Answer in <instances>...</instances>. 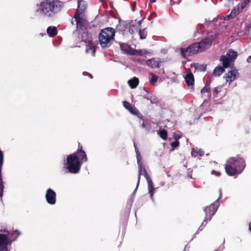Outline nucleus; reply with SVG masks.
<instances>
[{"label": "nucleus", "mask_w": 251, "mask_h": 251, "mask_svg": "<svg viewBox=\"0 0 251 251\" xmlns=\"http://www.w3.org/2000/svg\"><path fill=\"white\" fill-rule=\"evenodd\" d=\"M63 2L59 0H44L38 5L37 11L44 17L52 18L62 9Z\"/></svg>", "instance_id": "1"}, {"label": "nucleus", "mask_w": 251, "mask_h": 251, "mask_svg": "<svg viewBox=\"0 0 251 251\" xmlns=\"http://www.w3.org/2000/svg\"><path fill=\"white\" fill-rule=\"evenodd\" d=\"M212 42L211 38H204L199 42L192 44L186 48H180L181 54L186 58L187 56L203 52L211 46Z\"/></svg>", "instance_id": "2"}, {"label": "nucleus", "mask_w": 251, "mask_h": 251, "mask_svg": "<svg viewBox=\"0 0 251 251\" xmlns=\"http://www.w3.org/2000/svg\"><path fill=\"white\" fill-rule=\"evenodd\" d=\"M115 29L112 27H106L102 29L99 34V41L102 48L109 47L114 40Z\"/></svg>", "instance_id": "3"}, {"label": "nucleus", "mask_w": 251, "mask_h": 251, "mask_svg": "<svg viewBox=\"0 0 251 251\" xmlns=\"http://www.w3.org/2000/svg\"><path fill=\"white\" fill-rule=\"evenodd\" d=\"M82 164L75 154L67 156L66 163L65 164L68 172L72 174H77L79 172Z\"/></svg>", "instance_id": "4"}, {"label": "nucleus", "mask_w": 251, "mask_h": 251, "mask_svg": "<svg viewBox=\"0 0 251 251\" xmlns=\"http://www.w3.org/2000/svg\"><path fill=\"white\" fill-rule=\"evenodd\" d=\"M80 39L81 40V41H83L85 43H87L88 44V45H91L90 46H89L86 48V52L88 53L90 50H92V55L93 56H95L96 52V48L95 46L92 45L93 43L91 35L87 32H83L81 33Z\"/></svg>", "instance_id": "5"}, {"label": "nucleus", "mask_w": 251, "mask_h": 251, "mask_svg": "<svg viewBox=\"0 0 251 251\" xmlns=\"http://www.w3.org/2000/svg\"><path fill=\"white\" fill-rule=\"evenodd\" d=\"M74 18L77 28L83 29H86L88 27L89 22L86 19L84 14H75Z\"/></svg>", "instance_id": "6"}, {"label": "nucleus", "mask_w": 251, "mask_h": 251, "mask_svg": "<svg viewBox=\"0 0 251 251\" xmlns=\"http://www.w3.org/2000/svg\"><path fill=\"white\" fill-rule=\"evenodd\" d=\"M218 206V202L217 201L214 203L211 204L209 206L205 207L204 210L205 213L204 222L207 223L208 221L211 220L212 217L216 213Z\"/></svg>", "instance_id": "7"}, {"label": "nucleus", "mask_w": 251, "mask_h": 251, "mask_svg": "<svg viewBox=\"0 0 251 251\" xmlns=\"http://www.w3.org/2000/svg\"><path fill=\"white\" fill-rule=\"evenodd\" d=\"M234 163V161L233 159H228L225 164V171L228 176H233L240 174L239 173V171L237 168L233 167V165Z\"/></svg>", "instance_id": "8"}, {"label": "nucleus", "mask_w": 251, "mask_h": 251, "mask_svg": "<svg viewBox=\"0 0 251 251\" xmlns=\"http://www.w3.org/2000/svg\"><path fill=\"white\" fill-rule=\"evenodd\" d=\"M228 159L234 160V163L233 166L239 171V173H241L246 167V165L245 159L240 156L237 155L235 157H230Z\"/></svg>", "instance_id": "9"}, {"label": "nucleus", "mask_w": 251, "mask_h": 251, "mask_svg": "<svg viewBox=\"0 0 251 251\" xmlns=\"http://www.w3.org/2000/svg\"><path fill=\"white\" fill-rule=\"evenodd\" d=\"M72 154L75 155L78 160L80 161V162L82 164L83 162L87 161L88 158L86 154L85 151L83 149L82 146L78 142V149L76 151L73 153Z\"/></svg>", "instance_id": "10"}, {"label": "nucleus", "mask_w": 251, "mask_h": 251, "mask_svg": "<svg viewBox=\"0 0 251 251\" xmlns=\"http://www.w3.org/2000/svg\"><path fill=\"white\" fill-rule=\"evenodd\" d=\"M56 193L53 190L50 188L47 189L45 197L49 204L51 205L54 204L56 201Z\"/></svg>", "instance_id": "11"}, {"label": "nucleus", "mask_w": 251, "mask_h": 251, "mask_svg": "<svg viewBox=\"0 0 251 251\" xmlns=\"http://www.w3.org/2000/svg\"><path fill=\"white\" fill-rule=\"evenodd\" d=\"M238 75V73L237 72V70L235 69H233L225 74L224 77L225 78L226 82H228L229 83H230L235 79Z\"/></svg>", "instance_id": "12"}, {"label": "nucleus", "mask_w": 251, "mask_h": 251, "mask_svg": "<svg viewBox=\"0 0 251 251\" xmlns=\"http://www.w3.org/2000/svg\"><path fill=\"white\" fill-rule=\"evenodd\" d=\"M8 239L5 234H0V251H7Z\"/></svg>", "instance_id": "13"}, {"label": "nucleus", "mask_w": 251, "mask_h": 251, "mask_svg": "<svg viewBox=\"0 0 251 251\" xmlns=\"http://www.w3.org/2000/svg\"><path fill=\"white\" fill-rule=\"evenodd\" d=\"M87 4L85 1L82 0H77V7L75 14H83L86 9Z\"/></svg>", "instance_id": "14"}, {"label": "nucleus", "mask_w": 251, "mask_h": 251, "mask_svg": "<svg viewBox=\"0 0 251 251\" xmlns=\"http://www.w3.org/2000/svg\"><path fill=\"white\" fill-rule=\"evenodd\" d=\"M137 164H138V166L139 172H138V181H137L136 190L137 189V188L139 186L140 181V178H141V176L142 172V163L141 162L140 155L139 153L137 152Z\"/></svg>", "instance_id": "15"}, {"label": "nucleus", "mask_w": 251, "mask_h": 251, "mask_svg": "<svg viewBox=\"0 0 251 251\" xmlns=\"http://www.w3.org/2000/svg\"><path fill=\"white\" fill-rule=\"evenodd\" d=\"M160 62L152 58L147 60L146 61V64L151 68H159L160 67Z\"/></svg>", "instance_id": "16"}, {"label": "nucleus", "mask_w": 251, "mask_h": 251, "mask_svg": "<svg viewBox=\"0 0 251 251\" xmlns=\"http://www.w3.org/2000/svg\"><path fill=\"white\" fill-rule=\"evenodd\" d=\"M187 84L188 86L193 85L194 84V76L191 72L186 74L184 77Z\"/></svg>", "instance_id": "17"}, {"label": "nucleus", "mask_w": 251, "mask_h": 251, "mask_svg": "<svg viewBox=\"0 0 251 251\" xmlns=\"http://www.w3.org/2000/svg\"><path fill=\"white\" fill-rule=\"evenodd\" d=\"M220 60L222 62L223 67L225 68H228L230 65V62H231L227 56L224 55L220 56Z\"/></svg>", "instance_id": "18"}, {"label": "nucleus", "mask_w": 251, "mask_h": 251, "mask_svg": "<svg viewBox=\"0 0 251 251\" xmlns=\"http://www.w3.org/2000/svg\"><path fill=\"white\" fill-rule=\"evenodd\" d=\"M148 182V187L149 190V193L151 199H153V195L154 194V188L153 186V182L151 178L149 179H147Z\"/></svg>", "instance_id": "19"}, {"label": "nucleus", "mask_w": 251, "mask_h": 251, "mask_svg": "<svg viewBox=\"0 0 251 251\" xmlns=\"http://www.w3.org/2000/svg\"><path fill=\"white\" fill-rule=\"evenodd\" d=\"M47 32L50 37H54L57 34V29L55 26H49L47 28Z\"/></svg>", "instance_id": "20"}, {"label": "nucleus", "mask_w": 251, "mask_h": 251, "mask_svg": "<svg viewBox=\"0 0 251 251\" xmlns=\"http://www.w3.org/2000/svg\"><path fill=\"white\" fill-rule=\"evenodd\" d=\"M139 82L138 78L136 77H134L128 81V84L132 89L135 88L138 86Z\"/></svg>", "instance_id": "21"}, {"label": "nucleus", "mask_w": 251, "mask_h": 251, "mask_svg": "<svg viewBox=\"0 0 251 251\" xmlns=\"http://www.w3.org/2000/svg\"><path fill=\"white\" fill-rule=\"evenodd\" d=\"M242 10H240V7L238 5L237 8H234L230 13V14L227 16L228 19L230 17L233 18L241 12Z\"/></svg>", "instance_id": "22"}, {"label": "nucleus", "mask_w": 251, "mask_h": 251, "mask_svg": "<svg viewBox=\"0 0 251 251\" xmlns=\"http://www.w3.org/2000/svg\"><path fill=\"white\" fill-rule=\"evenodd\" d=\"M224 72L225 68L223 67H216L213 70V75L215 76H219Z\"/></svg>", "instance_id": "23"}, {"label": "nucleus", "mask_w": 251, "mask_h": 251, "mask_svg": "<svg viewBox=\"0 0 251 251\" xmlns=\"http://www.w3.org/2000/svg\"><path fill=\"white\" fill-rule=\"evenodd\" d=\"M230 60L232 61L237 57V52L232 50H229L226 53V55Z\"/></svg>", "instance_id": "24"}, {"label": "nucleus", "mask_w": 251, "mask_h": 251, "mask_svg": "<svg viewBox=\"0 0 251 251\" xmlns=\"http://www.w3.org/2000/svg\"><path fill=\"white\" fill-rule=\"evenodd\" d=\"M195 69L199 72H204L206 69V65L205 64L195 65Z\"/></svg>", "instance_id": "25"}, {"label": "nucleus", "mask_w": 251, "mask_h": 251, "mask_svg": "<svg viewBox=\"0 0 251 251\" xmlns=\"http://www.w3.org/2000/svg\"><path fill=\"white\" fill-rule=\"evenodd\" d=\"M139 35L140 36V39H145L147 35V32L146 31V29L144 28L143 29H140L139 31Z\"/></svg>", "instance_id": "26"}, {"label": "nucleus", "mask_w": 251, "mask_h": 251, "mask_svg": "<svg viewBox=\"0 0 251 251\" xmlns=\"http://www.w3.org/2000/svg\"><path fill=\"white\" fill-rule=\"evenodd\" d=\"M160 137L163 140H166L167 138L168 133L165 129H162L159 132Z\"/></svg>", "instance_id": "27"}, {"label": "nucleus", "mask_w": 251, "mask_h": 251, "mask_svg": "<svg viewBox=\"0 0 251 251\" xmlns=\"http://www.w3.org/2000/svg\"><path fill=\"white\" fill-rule=\"evenodd\" d=\"M223 88L222 86H218L215 87L213 90V96L214 97H217L219 93L221 92Z\"/></svg>", "instance_id": "28"}, {"label": "nucleus", "mask_w": 251, "mask_h": 251, "mask_svg": "<svg viewBox=\"0 0 251 251\" xmlns=\"http://www.w3.org/2000/svg\"><path fill=\"white\" fill-rule=\"evenodd\" d=\"M151 75H152V77L151 78L150 82L151 84L154 85L157 82L158 77L152 73H151Z\"/></svg>", "instance_id": "29"}, {"label": "nucleus", "mask_w": 251, "mask_h": 251, "mask_svg": "<svg viewBox=\"0 0 251 251\" xmlns=\"http://www.w3.org/2000/svg\"><path fill=\"white\" fill-rule=\"evenodd\" d=\"M128 31L130 33L133 34L138 31V28L137 26L133 25H130L129 26Z\"/></svg>", "instance_id": "30"}, {"label": "nucleus", "mask_w": 251, "mask_h": 251, "mask_svg": "<svg viewBox=\"0 0 251 251\" xmlns=\"http://www.w3.org/2000/svg\"><path fill=\"white\" fill-rule=\"evenodd\" d=\"M250 0H245L244 2L238 4V5L240 7V10H243L245 7H246L250 3Z\"/></svg>", "instance_id": "31"}, {"label": "nucleus", "mask_w": 251, "mask_h": 251, "mask_svg": "<svg viewBox=\"0 0 251 251\" xmlns=\"http://www.w3.org/2000/svg\"><path fill=\"white\" fill-rule=\"evenodd\" d=\"M210 91H211L210 86L205 85V86L201 89V93L202 94L205 93H210Z\"/></svg>", "instance_id": "32"}, {"label": "nucleus", "mask_w": 251, "mask_h": 251, "mask_svg": "<svg viewBox=\"0 0 251 251\" xmlns=\"http://www.w3.org/2000/svg\"><path fill=\"white\" fill-rule=\"evenodd\" d=\"M137 50H134L131 48H129L126 51V54L131 55H135V54H137Z\"/></svg>", "instance_id": "33"}, {"label": "nucleus", "mask_w": 251, "mask_h": 251, "mask_svg": "<svg viewBox=\"0 0 251 251\" xmlns=\"http://www.w3.org/2000/svg\"><path fill=\"white\" fill-rule=\"evenodd\" d=\"M143 175L146 178V180L149 179V178H151L149 176V174H148V172H147L146 169L143 167L142 166V172L141 175Z\"/></svg>", "instance_id": "34"}, {"label": "nucleus", "mask_w": 251, "mask_h": 251, "mask_svg": "<svg viewBox=\"0 0 251 251\" xmlns=\"http://www.w3.org/2000/svg\"><path fill=\"white\" fill-rule=\"evenodd\" d=\"M148 100H150L151 103H157L159 100L156 97H151L150 98H147Z\"/></svg>", "instance_id": "35"}, {"label": "nucleus", "mask_w": 251, "mask_h": 251, "mask_svg": "<svg viewBox=\"0 0 251 251\" xmlns=\"http://www.w3.org/2000/svg\"><path fill=\"white\" fill-rule=\"evenodd\" d=\"M120 48H121V50L123 51L124 53H126V51H127L128 49H129L127 48L126 45L124 44H121L120 45Z\"/></svg>", "instance_id": "36"}, {"label": "nucleus", "mask_w": 251, "mask_h": 251, "mask_svg": "<svg viewBox=\"0 0 251 251\" xmlns=\"http://www.w3.org/2000/svg\"><path fill=\"white\" fill-rule=\"evenodd\" d=\"M20 234V233L17 230L14 231L12 233V235L14 236V238L12 240V241H14L16 240Z\"/></svg>", "instance_id": "37"}, {"label": "nucleus", "mask_w": 251, "mask_h": 251, "mask_svg": "<svg viewBox=\"0 0 251 251\" xmlns=\"http://www.w3.org/2000/svg\"><path fill=\"white\" fill-rule=\"evenodd\" d=\"M123 104L124 106L128 110L131 107L130 103L126 101H124Z\"/></svg>", "instance_id": "38"}, {"label": "nucleus", "mask_w": 251, "mask_h": 251, "mask_svg": "<svg viewBox=\"0 0 251 251\" xmlns=\"http://www.w3.org/2000/svg\"><path fill=\"white\" fill-rule=\"evenodd\" d=\"M179 142L176 139L175 141L172 142V143H171V146L174 149L177 147L179 146Z\"/></svg>", "instance_id": "39"}, {"label": "nucleus", "mask_w": 251, "mask_h": 251, "mask_svg": "<svg viewBox=\"0 0 251 251\" xmlns=\"http://www.w3.org/2000/svg\"><path fill=\"white\" fill-rule=\"evenodd\" d=\"M128 111L133 115H137L138 111L135 108L131 107L130 109L128 110Z\"/></svg>", "instance_id": "40"}, {"label": "nucleus", "mask_w": 251, "mask_h": 251, "mask_svg": "<svg viewBox=\"0 0 251 251\" xmlns=\"http://www.w3.org/2000/svg\"><path fill=\"white\" fill-rule=\"evenodd\" d=\"M3 154L1 151L0 150V167L1 168L3 162Z\"/></svg>", "instance_id": "41"}, {"label": "nucleus", "mask_w": 251, "mask_h": 251, "mask_svg": "<svg viewBox=\"0 0 251 251\" xmlns=\"http://www.w3.org/2000/svg\"><path fill=\"white\" fill-rule=\"evenodd\" d=\"M196 153L199 154L201 156H202L204 155V152L201 149H199L196 151Z\"/></svg>", "instance_id": "42"}, {"label": "nucleus", "mask_w": 251, "mask_h": 251, "mask_svg": "<svg viewBox=\"0 0 251 251\" xmlns=\"http://www.w3.org/2000/svg\"><path fill=\"white\" fill-rule=\"evenodd\" d=\"M136 2L135 1L131 3V8L133 11H135Z\"/></svg>", "instance_id": "43"}, {"label": "nucleus", "mask_w": 251, "mask_h": 251, "mask_svg": "<svg viewBox=\"0 0 251 251\" xmlns=\"http://www.w3.org/2000/svg\"><path fill=\"white\" fill-rule=\"evenodd\" d=\"M211 82V77L207 78L206 81L205 85L210 86Z\"/></svg>", "instance_id": "44"}, {"label": "nucleus", "mask_w": 251, "mask_h": 251, "mask_svg": "<svg viewBox=\"0 0 251 251\" xmlns=\"http://www.w3.org/2000/svg\"><path fill=\"white\" fill-rule=\"evenodd\" d=\"M137 54H135V55H143L144 54V52L142 50H137Z\"/></svg>", "instance_id": "45"}, {"label": "nucleus", "mask_w": 251, "mask_h": 251, "mask_svg": "<svg viewBox=\"0 0 251 251\" xmlns=\"http://www.w3.org/2000/svg\"><path fill=\"white\" fill-rule=\"evenodd\" d=\"M211 174L212 175H215L216 176H220L221 175V173L220 172H217V171H214V170H213L211 172Z\"/></svg>", "instance_id": "46"}, {"label": "nucleus", "mask_w": 251, "mask_h": 251, "mask_svg": "<svg viewBox=\"0 0 251 251\" xmlns=\"http://www.w3.org/2000/svg\"><path fill=\"white\" fill-rule=\"evenodd\" d=\"M145 122H146V120H145V119H143L142 124L141 125V126L143 128H146V125Z\"/></svg>", "instance_id": "47"}, {"label": "nucleus", "mask_w": 251, "mask_h": 251, "mask_svg": "<svg viewBox=\"0 0 251 251\" xmlns=\"http://www.w3.org/2000/svg\"><path fill=\"white\" fill-rule=\"evenodd\" d=\"M139 119L143 121V119H144L143 116L141 114H140L139 111L138 112V114L136 115Z\"/></svg>", "instance_id": "48"}, {"label": "nucleus", "mask_w": 251, "mask_h": 251, "mask_svg": "<svg viewBox=\"0 0 251 251\" xmlns=\"http://www.w3.org/2000/svg\"><path fill=\"white\" fill-rule=\"evenodd\" d=\"M250 60H251V55L250 56H249L247 59V61L248 62V63H250Z\"/></svg>", "instance_id": "49"}, {"label": "nucleus", "mask_w": 251, "mask_h": 251, "mask_svg": "<svg viewBox=\"0 0 251 251\" xmlns=\"http://www.w3.org/2000/svg\"><path fill=\"white\" fill-rule=\"evenodd\" d=\"M223 249L222 248H218L217 249L215 250V251H222Z\"/></svg>", "instance_id": "50"}, {"label": "nucleus", "mask_w": 251, "mask_h": 251, "mask_svg": "<svg viewBox=\"0 0 251 251\" xmlns=\"http://www.w3.org/2000/svg\"><path fill=\"white\" fill-rule=\"evenodd\" d=\"M142 21H143V20H140L139 21H138V24L139 25H141Z\"/></svg>", "instance_id": "51"}, {"label": "nucleus", "mask_w": 251, "mask_h": 251, "mask_svg": "<svg viewBox=\"0 0 251 251\" xmlns=\"http://www.w3.org/2000/svg\"><path fill=\"white\" fill-rule=\"evenodd\" d=\"M249 229L251 232V223L249 224Z\"/></svg>", "instance_id": "52"}, {"label": "nucleus", "mask_w": 251, "mask_h": 251, "mask_svg": "<svg viewBox=\"0 0 251 251\" xmlns=\"http://www.w3.org/2000/svg\"><path fill=\"white\" fill-rule=\"evenodd\" d=\"M87 74H88V75L89 76H90L91 78H93V76H92V75L91 74H89V73H87Z\"/></svg>", "instance_id": "53"}, {"label": "nucleus", "mask_w": 251, "mask_h": 251, "mask_svg": "<svg viewBox=\"0 0 251 251\" xmlns=\"http://www.w3.org/2000/svg\"><path fill=\"white\" fill-rule=\"evenodd\" d=\"M150 0L151 2L153 3V2H155L156 0Z\"/></svg>", "instance_id": "54"}, {"label": "nucleus", "mask_w": 251, "mask_h": 251, "mask_svg": "<svg viewBox=\"0 0 251 251\" xmlns=\"http://www.w3.org/2000/svg\"><path fill=\"white\" fill-rule=\"evenodd\" d=\"M220 197L219 198V199L220 198V196L222 195V192H221V189L220 190Z\"/></svg>", "instance_id": "55"}, {"label": "nucleus", "mask_w": 251, "mask_h": 251, "mask_svg": "<svg viewBox=\"0 0 251 251\" xmlns=\"http://www.w3.org/2000/svg\"><path fill=\"white\" fill-rule=\"evenodd\" d=\"M87 73H88L87 72H83V75H88V74H87Z\"/></svg>", "instance_id": "56"}, {"label": "nucleus", "mask_w": 251, "mask_h": 251, "mask_svg": "<svg viewBox=\"0 0 251 251\" xmlns=\"http://www.w3.org/2000/svg\"><path fill=\"white\" fill-rule=\"evenodd\" d=\"M100 1H103V0H100Z\"/></svg>", "instance_id": "57"}, {"label": "nucleus", "mask_w": 251, "mask_h": 251, "mask_svg": "<svg viewBox=\"0 0 251 251\" xmlns=\"http://www.w3.org/2000/svg\"><path fill=\"white\" fill-rule=\"evenodd\" d=\"M183 251H185V250Z\"/></svg>", "instance_id": "58"}, {"label": "nucleus", "mask_w": 251, "mask_h": 251, "mask_svg": "<svg viewBox=\"0 0 251 251\" xmlns=\"http://www.w3.org/2000/svg\"><path fill=\"white\" fill-rule=\"evenodd\" d=\"M183 251H185V250Z\"/></svg>", "instance_id": "59"}]
</instances>
